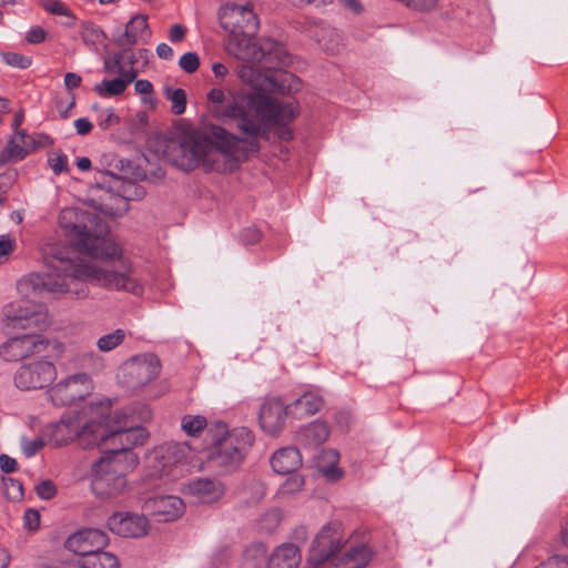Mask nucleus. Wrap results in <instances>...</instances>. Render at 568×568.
I'll use <instances>...</instances> for the list:
<instances>
[{"instance_id": "f257e3e1", "label": "nucleus", "mask_w": 568, "mask_h": 568, "mask_svg": "<svg viewBox=\"0 0 568 568\" xmlns=\"http://www.w3.org/2000/svg\"><path fill=\"white\" fill-rule=\"evenodd\" d=\"M219 21L229 32L225 50L243 62L237 67L239 78L243 83L270 93L284 94L300 90V79L283 70L292 62L284 45L270 38H254L260 22L250 3L222 6Z\"/></svg>"}, {"instance_id": "f03ea898", "label": "nucleus", "mask_w": 568, "mask_h": 568, "mask_svg": "<svg viewBox=\"0 0 568 568\" xmlns=\"http://www.w3.org/2000/svg\"><path fill=\"white\" fill-rule=\"evenodd\" d=\"M90 410L98 417L95 439L91 440L94 447H99L114 462L126 464V468H134L139 464V457L132 448L144 445L149 433L136 425L133 409L112 412L111 402L105 399L90 403Z\"/></svg>"}, {"instance_id": "7ed1b4c3", "label": "nucleus", "mask_w": 568, "mask_h": 568, "mask_svg": "<svg viewBox=\"0 0 568 568\" xmlns=\"http://www.w3.org/2000/svg\"><path fill=\"white\" fill-rule=\"evenodd\" d=\"M154 155H161L176 169L191 172L202 168L213 170L210 155L213 151V124L193 125L185 121L176 123L172 130L151 142Z\"/></svg>"}, {"instance_id": "20e7f679", "label": "nucleus", "mask_w": 568, "mask_h": 568, "mask_svg": "<svg viewBox=\"0 0 568 568\" xmlns=\"http://www.w3.org/2000/svg\"><path fill=\"white\" fill-rule=\"evenodd\" d=\"M258 92H247L230 108L229 114L237 118V128L247 135L252 148L257 149L256 139L266 135L267 125L280 126L278 138L283 141L293 139V132L286 125L295 118L297 111L293 102H280Z\"/></svg>"}, {"instance_id": "39448f33", "label": "nucleus", "mask_w": 568, "mask_h": 568, "mask_svg": "<svg viewBox=\"0 0 568 568\" xmlns=\"http://www.w3.org/2000/svg\"><path fill=\"white\" fill-rule=\"evenodd\" d=\"M21 295L19 301L3 306L4 326L11 331H44L49 326L48 313L44 305L61 296L71 300L88 297L89 287L80 286H17Z\"/></svg>"}, {"instance_id": "423d86ee", "label": "nucleus", "mask_w": 568, "mask_h": 568, "mask_svg": "<svg viewBox=\"0 0 568 568\" xmlns=\"http://www.w3.org/2000/svg\"><path fill=\"white\" fill-rule=\"evenodd\" d=\"M59 224L79 252L106 261L121 257L119 246L105 237L109 225L97 214L80 209H64L59 215Z\"/></svg>"}, {"instance_id": "0eeeda50", "label": "nucleus", "mask_w": 568, "mask_h": 568, "mask_svg": "<svg viewBox=\"0 0 568 568\" xmlns=\"http://www.w3.org/2000/svg\"><path fill=\"white\" fill-rule=\"evenodd\" d=\"M255 437L247 427L230 428L215 422V477L239 473L254 444Z\"/></svg>"}, {"instance_id": "6e6552de", "label": "nucleus", "mask_w": 568, "mask_h": 568, "mask_svg": "<svg viewBox=\"0 0 568 568\" xmlns=\"http://www.w3.org/2000/svg\"><path fill=\"white\" fill-rule=\"evenodd\" d=\"M51 274L63 281H104L106 284L125 281L124 273L101 268L97 264L85 263L82 258L53 256L49 263Z\"/></svg>"}, {"instance_id": "1a4fd4ad", "label": "nucleus", "mask_w": 568, "mask_h": 568, "mask_svg": "<svg viewBox=\"0 0 568 568\" xmlns=\"http://www.w3.org/2000/svg\"><path fill=\"white\" fill-rule=\"evenodd\" d=\"M83 414L88 416V420L84 424H81L79 417L61 419L52 424L49 427L50 443L55 447H60L74 439H79L83 447H94L95 445L91 440L95 439L98 417L97 414H91L90 404L84 408Z\"/></svg>"}, {"instance_id": "9d476101", "label": "nucleus", "mask_w": 568, "mask_h": 568, "mask_svg": "<svg viewBox=\"0 0 568 568\" xmlns=\"http://www.w3.org/2000/svg\"><path fill=\"white\" fill-rule=\"evenodd\" d=\"M190 448L185 443H166L153 452V475L166 481H176L186 471Z\"/></svg>"}, {"instance_id": "9b49d317", "label": "nucleus", "mask_w": 568, "mask_h": 568, "mask_svg": "<svg viewBox=\"0 0 568 568\" xmlns=\"http://www.w3.org/2000/svg\"><path fill=\"white\" fill-rule=\"evenodd\" d=\"M126 464L114 462L103 455L92 467V491L100 497H110L121 493L126 486Z\"/></svg>"}, {"instance_id": "f8f14e48", "label": "nucleus", "mask_w": 568, "mask_h": 568, "mask_svg": "<svg viewBox=\"0 0 568 568\" xmlns=\"http://www.w3.org/2000/svg\"><path fill=\"white\" fill-rule=\"evenodd\" d=\"M109 183L103 181L91 185L84 203L105 216L116 217L123 215L128 210L126 196L119 190L114 191V185L111 184H118L120 180L114 175H111Z\"/></svg>"}, {"instance_id": "ddd939ff", "label": "nucleus", "mask_w": 568, "mask_h": 568, "mask_svg": "<svg viewBox=\"0 0 568 568\" xmlns=\"http://www.w3.org/2000/svg\"><path fill=\"white\" fill-rule=\"evenodd\" d=\"M92 390L91 377L87 373H78L60 381L48 393L55 406H71L84 400Z\"/></svg>"}, {"instance_id": "4468645a", "label": "nucleus", "mask_w": 568, "mask_h": 568, "mask_svg": "<svg viewBox=\"0 0 568 568\" xmlns=\"http://www.w3.org/2000/svg\"><path fill=\"white\" fill-rule=\"evenodd\" d=\"M215 170L234 171L246 159L243 140L215 125Z\"/></svg>"}, {"instance_id": "2eb2a0df", "label": "nucleus", "mask_w": 568, "mask_h": 568, "mask_svg": "<svg viewBox=\"0 0 568 568\" xmlns=\"http://www.w3.org/2000/svg\"><path fill=\"white\" fill-rule=\"evenodd\" d=\"M57 371L49 361H34L22 364L14 374V384L19 389H41L49 386L55 378Z\"/></svg>"}, {"instance_id": "dca6fc26", "label": "nucleus", "mask_w": 568, "mask_h": 568, "mask_svg": "<svg viewBox=\"0 0 568 568\" xmlns=\"http://www.w3.org/2000/svg\"><path fill=\"white\" fill-rule=\"evenodd\" d=\"M342 548V532L339 523L325 525L316 535L311 550L310 562L320 566L332 559Z\"/></svg>"}, {"instance_id": "f3484780", "label": "nucleus", "mask_w": 568, "mask_h": 568, "mask_svg": "<svg viewBox=\"0 0 568 568\" xmlns=\"http://www.w3.org/2000/svg\"><path fill=\"white\" fill-rule=\"evenodd\" d=\"M40 331H28L11 337L0 347V356L4 361H20L45 348L48 342L39 334Z\"/></svg>"}, {"instance_id": "a211bd4d", "label": "nucleus", "mask_w": 568, "mask_h": 568, "mask_svg": "<svg viewBox=\"0 0 568 568\" xmlns=\"http://www.w3.org/2000/svg\"><path fill=\"white\" fill-rule=\"evenodd\" d=\"M160 374V361L153 354L133 357L124 365L125 382L129 387L138 388L154 381Z\"/></svg>"}, {"instance_id": "6ab92c4d", "label": "nucleus", "mask_w": 568, "mask_h": 568, "mask_svg": "<svg viewBox=\"0 0 568 568\" xmlns=\"http://www.w3.org/2000/svg\"><path fill=\"white\" fill-rule=\"evenodd\" d=\"M109 530L123 538H142L150 529L144 515L131 511H115L106 520Z\"/></svg>"}, {"instance_id": "aec40b11", "label": "nucleus", "mask_w": 568, "mask_h": 568, "mask_svg": "<svg viewBox=\"0 0 568 568\" xmlns=\"http://www.w3.org/2000/svg\"><path fill=\"white\" fill-rule=\"evenodd\" d=\"M108 542L109 537L103 530L83 528L69 536L64 546L68 550L88 559L92 554L102 550Z\"/></svg>"}, {"instance_id": "412c9836", "label": "nucleus", "mask_w": 568, "mask_h": 568, "mask_svg": "<svg viewBox=\"0 0 568 568\" xmlns=\"http://www.w3.org/2000/svg\"><path fill=\"white\" fill-rule=\"evenodd\" d=\"M290 409V405H285L281 398L266 399L258 414L261 428L270 436L278 435L285 426Z\"/></svg>"}, {"instance_id": "4be33fe9", "label": "nucleus", "mask_w": 568, "mask_h": 568, "mask_svg": "<svg viewBox=\"0 0 568 568\" xmlns=\"http://www.w3.org/2000/svg\"><path fill=\"white\" fill-rule=\"evenodd\" d=\"M144 506L163 521H173L183 514L184 503L176 496H156L145 500Z\"/></svg>"}, {"instance_id": "5701e85b", "label": "nucleus", "mask_w": 568, "mask_h": 568, "mask_svg": "<svg viewBox=\"0 0 568 568\" xmlns=\"http://www.w3.org/2000/svg\"><path fill=\"white\" fill-rule=\"evenodd\" d=\"M34 148V140L24 130L17 131L0 153V164L23 160Z\"/></svg>"}, {"instance_id": "b1692460", "label": "nucleus", "mask_w": 568, "mask_h": 568, "mask_svg": "<svg viewBox=\"0 0 568 568\" xmlns=\"http://www.w3.org/2000/svg\"><path fill=\"white\" fill-rule=\"evenodd\" d=\"M271 466L277 474L295 473L302 465V456L295 447H285L276 450L271 457Z\"/></svg>"}, {"instance_id": "393cba45", "label": "nucleus", "mask_w": 568, "mask_h": 568, "mask_svg": "<svg viewBox=\"0 0 568 568\" xmlns=\"http://www.w3.org/2000/svg\"><path fill=\"white\" fill-rule=\"evenodd\" d=\"M300 562V549L293 544H283L268 557L267 568H297Z\"/></svg>"}, {"instance_id": "a878e982", "label": "nucleus", "mask_w": 568, "mask_h": 568, "mask_svg": "<svg viewBox=\"0 0 568 568\" xmlns=\"http://www.w3.org/2000/svg\"><path fill=\"white\" fill-rule=\"evenodd\" d=\"M329 436V428L324 422H314L297 433V442L305 448H316Z\"/></svg>"}, {"instance_id": "bb28decb", "label": "nucleus", "mask_w": 568, "mask_h": 568, "mask_svg": "<svg viewBox=\"0 0 568 568\" xmlns=\"http://www.w3.org/2000/svg\"><path fill=\"white\" fill-rule=\"evenodd\" d=\"M143 32H148L149 36L151 34L148 17L144 14H135L126 23L125 31L115 40V43L118 47L133 45L138 43L139 34Z\"/></svg>"}, {"instance_id": "cd10ccee", "label": "nucleus", "mask_w": 568, "mask_h": 568, "mask_svg": "<svg viewBox=\"0 0 568 568\" xmlns=\"http://www.w3.org/2000/svg\"><path fill=\"white\" fill-rule=\"evenodd\" d=\"M323 398L312 392H305L301 397L294 400L291 413L296 417L311 416L316 414L323 406Z\"/></svg>"}, {"instance_id": "c85d7f7f", "label": "nucleus", "mask_w": 568, "mask_h": 568, "mask_svg": "<svg viewBox=\"0 0 568 568\" xmlns=\"http://www.w3.org/2000/svg\"><path fill=\"white\" fill-rule=\"evenodd\" d=\"M82 566L85 568H120V561L118 557L109 551L98 550L83 559Z\"/></svg>"}, {"instance_id": "c756f323", "label": "nucleus", "mask_w": 568, "mask_h": 568, "mask_svg": "<svg viewBox=\"0 0 568 568\" xmlns=\"http://www.w3.org/2000/svg\"><path fill=\"white\" fill-rule=\"evenodd\" d=\"M183 491L186 495L197 498L200 501H206V497L213 493V480L210 478L190 480L184 485Z\"/></svg>"}, {"instance_id": "7c9ffc66", "label": "nucleus", "mask_w": 568, "mask_h": 568, "mask_svg": "<svg viewBox=\"0 0 568 568\" xmlns=\"http://www.w3.org/2000/svg\"><path fill=\"white\" fill-rule=\"evenodd\" d=\"M372 552L365 545L349 547L344 552V560L348 568H362L369 561Z\"/></svg>"}, {"instance_id": "2f4dec72", "label": "nucleus", "mask_w": 568, "mask_h": 568, "mask_svg": "<svg viewBox=\"0 0 568 568\" xmlns=\"http://www.w3.org/2000/svg\"><path fill=\"white\" fill-rule=\"evenodd\" d=\"M163 95L171 102V112L173 114L181 115L185 112L187 98L184 89L165 87Z\"/></svg>"}, {"instance_id": "473e14b6", "label": "nucleus", "mask_w": 568, "mask_h": 568, "mask_svg": "<svg viewBox=\"0 0 568 568\" xmlns=\"http://www.w3.org/2000/svg\"><path fill=\"white\" fill-rule=\"evenodd\" d=\"M321 458L329 465L324 467L320 465V470L328 480H337L342 477V470L336 466L339 455L335 449H325L322 452Z\"/></svg>"}, {"instance_id": "72a5a7b5", "label": "nucleus", "mask_w": 568, "mask_h": 568, "mask_svg": "<svg viewBox=\"0 0 568 568\" xmlns=\"http://www.w3.org/2000/svg\"><path fill=\"white\" fill-rule=\"evenodd\" d=\"M125 83L121 78H115L112 80H103L101 83L94 85V91L100 97H115L120 95L125 90Z\"/></svg>"}, {"instance_id": "f704fd0d", "label": "nucleus", "mask_w": 568, "mask_h": 568, "mask_svg": "<svg viewBox=\"0 0 568 568\" xmlns=\"http://www.w3.org/2000/svg\"><path fill=\"white\" fill-rule=\"evenodd\" d=\"M82 40L89 45H97L106 39V34L98 26L85 22L82 24L81 31Z\"/></svg>"}, {"instance_id": "c9c22d12", "label": "nucleus", "mask_w": 568, "mask_h": 568, "mask_svg": "<svg viewBox=\"0 0 568 568\" xmlns=\"http://www.w3.org/2000/svg\"><path fill=\"white\" fill-rule=\"evenodd\" d=\"M207 425L206 418L200 415H185L182 418L181 427L189 436H197Z\"/></svg>"}, {"instance_id": "e433bc0d", "label": "nucleus", "mask_w": 568, "mask_h": 568, "mask_svg": "<svg viewBox=\"0 0 568 568\" xmlns=\"http://www.w3.org/2000/svg\"><path fill=\"white\" fill-rule=\"evenodd\" d=\"M2 493L9 500L19 501L23 497L22 483L11 477H2Z\"/></svg>"}, {"instance_id": "4c0bfd02", "label": "nucleus", "mask_w": 568, "mask_h": 568, "mask_svg": "<svg viewBox=\"0 0 568 568\" xmlns=\"http://www.w3.org/2000/svg\"><path fill=\"white\" fill-rule=\"evenodd\" d=\"M125 338V332L123 329H115L113 333L101 336L97 346L101 352H110L119 346Z\"/></svg>"}, {"instance_id": "58836bf2", "label": "nucleus", "mask_w": 568, "mask_h": 568, "mask_svg": "<svg viewBox=\"0 0 568 568\" xmlns=\"http://www.w3.org/2000/svg\"><path fill=\"white\" fill-rule=\"evenodd\" d=\"M268 549L265 544L257 541L248 545L244 550V557L247 560H252L255 566L264 562L267 557Z\"/></svg>"}, {"instance_id": "ea45409f", "label": "nucleus", "mask_w": 568, "mask_h": 568, "mask_svg": "<svg viewBox=\"0 0 568 568\" xmlns=\"http://www.w3.org/2000/svg\"><path fill=\"white\" fill-rule=\"evenodd\" d=\"M144 161L145 166L141 169L142 173H138L136 178L151 182H158L164 178L165 171L161 165L152 163L146 155L144 156Z\"/></svg>"}, {"instance_id": "a19ab883", "label": "nucleus", "mask_w": 568, "mask_h": 568, "mask_svg": "<svg viewBox=\"0 0 568 568\" xmlns=\"http://www.w3.org/2000/svg\"><path fill=\"white\" fill-rule=\"evenodd\" d=\"M246 494L248 495L246 501L250 504H258L266 495V487L263 481L252 479L246 485Z\"/></svg>"}, {"instance_id": "79ce46f5", "label": "nucleus", "mask_w": 568, "mask_h": 568, "mask_svg": "<svg viewBox=\"0 0 568 568\" xmlns=\"http://www.w3.org/2000/svg\"><path fill=\"white\" fill-rule=\"evenodd\" d=\"M1 58L6 64L22 70L28 69L32 64V59L30 57L18 52H2Z\"/></svg>"}, {"instance_id": "37998d69", "label": "nucleus", "mask_w": 568, "mask_h": 568, "mask_svg": "<svg viewBox=\"0 0 568 568\" xmlns=\"http://www.w3.org/2000/svg\"><path fill=\"white\" fill-rule=\"evenodd\" d=\"M281 511L278 509H272L262 516L260 527L266 532H273L281 524Z\"/></svg>"}, {"instance_id": "c03bdc74", "label": "nucleus", "mask_w": 568, "mask_h": 568, "mask_svg": "<svg viewBox=\"0 0 568 568\" xmlns=\"http://www.w3.org/2000/svg\"><path fill=\"white\" fill-rule=\"evenodd\" d=\"M304 486V478L298 474L292 473L281 486L282 495H292L300 491Z\"/></svg>"}, {"instance_id": "a18cd8bd", "label": "nucleus", "mask_w": 568, "mask_h": 568, "mask_svg": "<svg viewBox=\"0 0 568 568\" xmlns=\"http://www.w3.org/2000/svg\"><path fill=\"white\" fill-rule=\"evenodd\" d=\"M200 64V58L195 52H186L179 60V67L189 74L196 72Z\"/></svg>"}, {"instance_id": "49530a36", "label": "nucleus", "mask_w": 568, "mask_h": 568, "mask_svg": "<svg viewBox=\"0 0 568 568\" xmlns=\"http://www.w3.org/2000/svg\"><path fill=\"white\" fill-rule=\"evenodd\" d=\"M48 164L57 175L69 172L68 158L61 152L52 153L48 159Z\"/></svg>"}, {"instance_id": "de8ad7c7", "label": "nucleus", "mask_w": 568, "mask_h": 568, "mask_svg": "<svg viewBox=\"0 0 568 568\" xmlns=\"http://www.w3.org/2000/svg\"><path fill=\"white\" fill-rule=\"evenodd\" d=\"M42 7L51 14L71 17L69 8L60 0H44Z\"/></svg>"}, {"instance_id": "09e8293b", "label": "nucleus", "mask_w": 568, "mask_h": 568, "mask_svg": "<svg viewBox=\"0 0 568 568\" xmlns=\"http://www.w3.org/2000/svg\"><path fill=\"white\" fill-rule=\"evenodd\" d=\"M261 239L262 233L255 225L244 227L240 233V240L244 245H254Z\"/></svg>"}, {"instance_id": "8fccbe9b", "label": "nucleus", "mask_w": 568, "mask_h": 568, "mask_svg": "<svg viewBox=\"0 0 568 568\" xmlns=\"http://www.w3.org/2000/svg\"><path fill=\"white\" fill-rule=\"evenodd\" d=\"M36 491L41 499L49 500L57 495V487L52 480L47 479L36 486Z\"/></svg>"}, {"instance_id": "3c124183", "label": "nucleus", "mask_w": 568, "mask_h": 568, "mask_svg": "<svg viewBox=\"0 0 568 568\" xmlns=\"http://www.w3.org/2000/svg\"><path fill=\"white\" fill-rule=\"evenodd\" d=\"M21 446L26 457H32L44 446V442L40 437L34 439L24 438L22 439Z\"/></svg>"}, {"instance_id": "603ef678", "label": "nucleus", "mask_w": 568, "mask_h": 568, "mask_svg": "<svg viewBox=\"0 0 568 568\" xmlns=\"http://www.w3.org/2000/svg\"><path fill=\"white\" fill-rule=\"evenodd\" d=\"M128 51L124 50L123 53H116L112 58L104 59V70L105 72L113 74L122 72V59L124 53Z\"/></svg>"}, {"instance_id": "864d4df0", "label": "nucleus", "mask_w": 568, "mask_h": 568, "mask_svg": "<svg viewBox=\"0 0 568 568\" xmlns=\"http://www.w3.org/2000/svg\"><path fill=\"white\" fill-rule=\"evenodd\" d=\"M24 527L30 530H37L40 526V514L38 510L29 508L23 515Z\"/></svg>"}, {"instance_id": "5fc2aeb1", "label": "nucleus", "mask_w": 568, "mask_h": 568, "mask_svg": "<svg viewBox=\"0 0 568 568\" xmlns=\"http://www.w3.org/2000/svg\"><path fill=\"white\" fill-rule=\"evenodd\" d=\"M47 32L42 27H32L26 34L28 43L38 44L45 40Z\"/></svg>"}, {"instance_id": "6e6d98bb", "label": "nucleus", "mask_w": 568, "mask_h": 568, "mask_svg": "<svg viewBox=\"0 0 568 568\" xmlns=\"http://www.w3.org/2000/svg\"><path fill=\"white\" fill-rule=\"evenodd\" d=\"M186 36V28L180 23H175L170 28L169 39L173 43L182 42Z\"/></svg>"}, {"instance_id": "4d7b16f0", "label": "nucleus", "mask_w": 568, "mask_h": 568, "mask_svg": "<svg viewBox=\"0 0 568 568\" xmlns=\"http://www.w3.org/2000/svg\"><path fill=\"white\" fill-rule=\"evenodd\" d=\"M538 568H568V562L565 557L556 555L540 564Z\"/></svg>"}, {"instance_id": "13d9d810", "label": "nucleus", "mask_w": 568, "mask_h": 568, "mask_svg": "<svg viewBox=\"0 0 568 568\" xmlns=\"http://www.w3.org/2000/svg\"><path fill=\"white\" fill-rule=\"evenodd\" d=\"M18 468V463L14 458L10 457L7 454L0 455V469L6 473L10 474L16 471Z\"/></svg>"}, {"instance_id": "bf43d9fd", "label": "nucleus", "mask_w": 568, "mask_h": 568, "mask_svg": "<svg viewBox=\"0 0 568 568\" xmlns=\"http://www.w3.org/2000/svg\"><path fill=\"white\" fill-rule=\"evenodd\" d=\"M82 79L79 74L73 72H68L64 75V85L68 90H73L81 85Z\"/></svg>"}, {"instance_id": "052dcab7", "label": "nucleus", "mask_w": 568, "mask_h": 568, "mask_svg": "<svg viewBox=\"0 0 568 568\" xmlns=\"http://www.w3.org/2000/svg\"><path fill=\"white\" fill-rule=\"evenodd\" d=\"M135 92L142 95L153 93V84L149 80H136L134 85Z\"/></svg>"}, {"instance_id": "680f3d73", "label": "nucleus", "mask_w": 568, "mask_h": 568, "mask_svg": "<svg viewBox=\"0 0 568 568\" xmlns=\"http://www.w3.org/2000/svg\"><path fill=\"white\" fill-rule=\"evenodd\" d=\"M74 126L78 134L85 135L91 132L93 125L88 119L80 118L75 120Z\"/></svg>"}, {"instance_id": "e2e57ef3", "label": "nucleus", "mask_w": 568, "mask_h": 568, "mask_svg": "<svg viewBox=\"0 0 568 568\" xmlns=\"http://www.w3.org/2000/svg\"><path fill=\"white\" fill-rule=\"evenodd\" d=\"M292 6L297 8H303L305 6H315L320 7L322 4H326L332 2V0H287Z\"/></svg>"}, {"instance_id": "0e129e2a", "label": "nucleus", "mask_w": 568, "mask_h": 568, "mask_svg": "<svg viewBox=\"0 0 568 568\" xmlns=\"http://www.w3.org/2000/svg\"><path fill=\"white\" fill-rule=\"evenodd\" d=\"M156 54L160 59L171 60L174 55L173 49L166 43H160L156 47Z\"/></svg>"}, {"instance_id": "69168bd1", "label": "nucleus", "mask_w": 568, "mask_h": 568, "mask_svg": "<svg viewBox=\"0 0 568 568\" xmlns=\"http://www.w3.org/2000/svg\"><path fill=\"white\" fill-rule=\"evenodd\" d=\"M342 7L353 11L354 13H361L363 10L362 4L358 0H338Z\"/></svg>"}, {"instance_id": "338daca9", "label": "nucleus", "mask_w": 568, "mask_h": 568, "mask_svg": "<svg viewBox=\"0 0 568 568\" xmlns=\"http://www.w3.org/2000/svg\"><path fill=\"white\" fill-rule=\"evenodd\" d=\"M119 74H121L120 78L122 79V81H124L125 88H126L128 84L133 82L135 80V78L138 77V70L132 68L131 70L125 71L122 69V72H120Z\"/></svg>"}, {"instance_id": "774afa93", "label": "nucleus", "mask_w": 568, "mask_h": 568, "mask_svg": "<svg viewBox=\"0 0 568 568\" xmlns=\"http://www.w3.org/2000/svg\"><path fill=\"white\" fill-rule=\"evenodd\" d=\"M118 123H120V118L116 114H114L112 111H110L106 119L100 122V126L102 129H108L111 125L118 124Z\"/></svg>"}]
</instances>
